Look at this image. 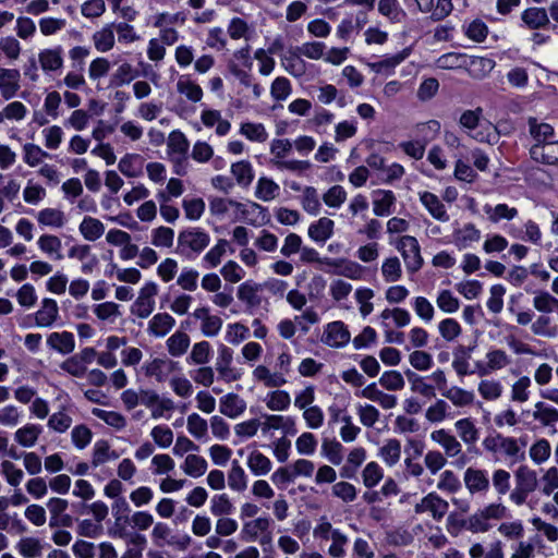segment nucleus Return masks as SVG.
I'll return each mask as SVG.
<instances>
[{
	"label": "nucleus",
	"instance_id": "51",
	"mask_svg": "<svg viewBox=\"0 0 558 558\" xmlns=\"http://www.w3.org/2000/svg\"><path fill=\"white\" fill-rule=\"evenodd\" d=\"M549 456H550V445H549L548 440H546V439L537 440L530 448V457L537 464H541L544 461H546L549 458Z\"/></svg>",
	"mask_w": 558,
	"mask_h": 558
},
{
	"label": "nucleus",
	"instance_id": "52",
	"mask_svg": "<svg viewBox=\"0 0 558 558\" xmlns=\"http://www.w3.org/2000/svg\"><path fill=\"white\" fill-rule=\"evenodd\" d=\"M362 476L364 485L372 488L383 478V471L376 462H369L363 470Z\"/></svg>",
	"mask_w": 558,
	"mask_h": 558
},
{
	"label": "nucleus",
	"instance_id": "1",
	"mask_svg": "<svg viewBox=\"0 0 558 558\" xmlns=\"http://www.w3.org/2000/svg\"><path fill=\"white\" fill-rule=\"evenodd\" d=\"M515 488L510 494V499L515 505H523L527 496L537 488V475L534 470L521 465L514 472Z\"/></svg>",
	"mask_w": 558,
	"mask_h": 558
},
{
	"label": "nucleus",
	"instance_id": "60",
	"mask_svg": "<svg viewBox=\"0 0 558 558\" xmlns=\"http://www.w3.org/2000/svg\"><path fill=\"white\" fill-rule=\"evenodd\" d=\"M558 304V299L548 292H539L533 300L534 307L542 313L553 312V306Z\"/></svg>",
	"mask_w": 558,
	"mask_h": 558
},
{
	"label": "nucleus",
	"instance_id": "21",
	"mask_svg": "<svg viewBox=\"0 0 558 558\" xmlns=\"http://www.w3.org/2000/svg\"><path fill=\"white\" fill-rule=\"evenodd\" d=\"M530 134L538 143H546L554 136V128L548 123H538L537 119L530 117L527 120Z\"/></svg>",
	"mask_w": 558,
	"mask_h": 558
},
{
	"label": "nucleus",
	"instance_id": "56",
	"mask_svg": "<svg viewBox=\"0 0 558 558\" xmlns=\"http://www.w3.org/2000/svg\"><path fill=\"white\" fill-rule=\"evenodd\" d=\"M38 245L41 251L48 254L57 253V259H61L62 255L59 253L61 248V241L56 235L44 234L38 240Z\"/></svg>",
	"mask_w": 558,
	"mask_h": 558
},
{
	"label": "nucleus",
	"instance_id": "30",
	"mask_svg": "<svg viewBox=\"0 0 558 558\" xmlns=\"http://www.w3.org/2000/svg\"><path fill=\"white\" fill-rule=\"evenodd\" d=\"M228 484L231 489L243 492L246 488V475L236 460L232 461V468L228 475Z\"/></svg>",
	"mask_w": 558,
	"mask_h": 558
},
{
	"label": "nucleus",
	"instance_id": "16",
	"mask_svg": "<svg viewBox=\"0 0 558 558\" xmlns=\"http://www.w3.org/2000/svg\"><path fill=\"white\" fill-rule=\"evenodd\" d=\"M333 232V221L323 217L308 228V235L316 242H326Z\"/></svg>",
	"mask_w": 558,
	"mask_h": 558
},
{
	"label": "nucleus",
	"instance_id": "27",
	"mask_svg": "<svg viewBox=\"0 0 558 558\" xmlns=\"http://www.w3.org/2000/svg\"><path fill=\"white\" fill-rule=\"evenodd\" d=\"M484 210L489 216L492 222H498L500 219L511 220L518 215L517 208L509 207L506 204H498L495 208L486 205Z\"/></svg>",
	"mask_w": 558,
	"mask_h": 558
},
{
	"label": "nucleus",
	"instance_id": "34",
	"mask_svg": "<svg viewBox=\"0 0 558 558\" xmlns=\"http://www.w3.org/2000/svg\"><path fill=\"white\" fill-rule=\"evenodd\" d=\"M39 62L44 71H56L62 66V58L57 49H46L39 53Z\"/></svg>",
	"mask_w": 558,
	"mask_h": 558
},
{
	"label": "nucleus",
	"instance_id": "17",
	"mask_svg": "<svg viewBox=\"0 0 558 558\" xmlns=\"http://www.w3.org/2000/svg\"><path fill=\"white\" fill-rule=\"evenodd\" d=\"M454 243L460 248H465L471 242H477L481 232L473 223H466L462 229H457L453 233Z\"/></svg>",
	"mask_w": 558,
	"mask_h": 558
},
{
	"label": "nucleus",
	"instance_id": "62",
	"mask_svg": "<svg viewBox=\"0 0 558 558\" xmlns=\"http://www.w3.org/2000/svg\"><path fill=\"white\" fill-rule=\"evenodd\" d=\"M24 160L31 167L37 166L38 163H40L43 157L49 156L39 146L32 143H27L24 145Z\"/></svg>",
	"mask_w": 558,
	"mask_h": 558
},
{
	"label": "nucleus",
	"instance_id": "43",
	"mask_svg": "<svg viewBox=\"0 0 558 558\" xmlns=\"http://www.w3.org/2000/svg\"><path fill=\"white\" fill-rule=\"evenodd\" d=\"M137 76V73L134 71L133 66L130 63L121 64L116 73L111 77V85L122 86L124 84H129Z\"/></svg>",
	"mask_w": 558,
	"mask_h": 558
},
{
	"label": "nucleus",
	"instance_id": "50",
	"mask_svg": "<svg viewBox=\"0 0 558 558\" xmlns=\"http://www.w3.org/2000/svg\"><path fill=\"white\" fill-rule=\"evenodd\" d=\"M291 399L287 391L276 390L269 393L267 407L272 411H282L290 405Z\"/></svg>",
	"mask_w": 558,
	"mask_h": 558
},
{
	"label": "nucleus",
	"instance_id": "14",
	"mask_svg": "<svg viewBox=\"0 0 558 558\" xmlns=\"http://www.w3.org/2000/svg\"><path fill=\"white\" fill-rule=\"evenodd\" d=\"M396 197L391 191L377 190L374 192V214L376 216H387L391 213Z\"/></svg>",
	"mask_w": 558,
	"mask_h": 558
},
{
	"label": "nucleus",
	"instance_id": "19",
	"mask_svg": "<svg viewBox=\"0 0 558 558\" xmlns=\"http://www.w3.org/2000/svg\"><path fill=\"white\" fill-rule=\"evenodd\" d=\"M80 231L87 241H96L105 231L102 222L93 217H85L80 225Z\"/></svg>",
	"mask_w": 558,
	"mask_h": 558
},
{
	"label": "nucleus",
	"instance_id": "55",
	"mask_svg": "<svg viewBox=\"0 0 558 558\" xmlns=\"http://www.w3.org/2000/svg\"><path fill=\"white\" fill-rule=\"evenodd\" d=\"M208 429L207 422L202 418L197 413H193L187 417V430L196 438H202L206 435Z\"/></svg>",
	"mask_w": 558,
	"mask_h": 558
},
{
	"label": "nucleus",
	"instance_id": "7",
	"mask_svg": "<svg viewBox=\"0 0 558 558\" xmlns=\"http://www.w3.org/2000/svg\"><path fill=\"white\" fill-rule=\"evenodd\" d=\"M464 483L470 493L486 492L489 487V480L485 471L469 468L464 473Z\"/></svg>",
	"mask_w": 558,
	"mask_h": 558
},
{
	"label": "nucleus",
	"instance_id": "57",
	"mask_svg": "<svg viewBox=\"0 0 558 558\" xmlns=\"http://www.w3.org/2000/svg\"><path fill=\"white\" fill-rule=\"evenodd\" d=\"M174 232L171 228L159 227L154 230L151 243L155 246L171 247L173 244Z\"/></svg>",
	"mask_w": 558,
	"mask_h": 558
},
{
	"label": "nucleus",
	"instance_id": "61",
	"mask_svg": "<svg viewBox=\"0 0 558 558\" xmlns=\"http://www.w3.org/2000/svg\"><path fill=\"white\" fill-rule=\"evenodd\" d=\"M429 511L435 520L439 521L448 511L449 504L438 495L429 494Z\"/></svg>",
	"mask_w": 558,
	"mask_h": 558
},
{
	"label": "nucleus",
	"instance_id": "54",
	"mask_svg": "<svg viewBox=\"0 0 558 558\" xmlns=\"http://www.w3.org/2000/svg\"><path fill=\"white\" fill-rule=\"evenodd\" d=\"M182 205L190 220L199 219L205 210V202L202 198L184 199Z\"/></svg>",
	"mask_w": 558,
	"mask_h": 558
},
{
	"label": "nucleus",
	"instance_id": "32",
	"mask_svg": "<svg viewBox=\"0 0 558 558\" xmlns=\"http://www.w3.org/2000/svg\"><path fill=\"white\" fill-rule=\"evenodd\" d=\"M380 457L388 465H395L401 456V444L398 439H389L385 446L380 448Z\"/></svg>",
	"mask_w": 558,
	"mask_h": 558
},
{
	"label": "nucleus",
	"instance_id": "25",
	"mask_svg": "<svg viewBox=\"0 0 558 558\" xmlns=\"http://www.w3.org/2000/svg\"><path fill=\"white\" fill-rule=\"evenodd\" d=\"M231 172L235 177L238 184L243 186H248L254 178L252 166L245 160L232 163Z\"/></svg>",
	"mask_w": 558,
	"mask_h": 558
},
{
	"label": "nucleus",
	"instance_id": "23",
	"mask_svg": "<svg viewBox=\"0 0 558 558\" xmlns=\"http://www.w3.org/2000/svg\"><path fill=\"white\" fill-rule=\"evenodd\" d=\"M408 380L411 383L412 391L418 392L424 397L434 398L436 396L435 389L432 385L424 383L423 378L411 369L404 372Z\"/></svg>",
	"mask_w": 558,
	"mask_h": 558
},
{
	"label": "nucleus",
	"instance_id": "58",
	"mask_svg": "<svg viewBox=\"0 0 558 558\" xmlns=\"http://www.w3.org/2000/svg\"><path fill=\"white\" fill-rule=\"evenodd\" d=\"M211 512L215 515H227L230 514L233 510V505L226 494L215 496L211 499Z\"/></svg>",
	"mask_w": 558,
	"mask_h": 558
},
{
	"label": "nucleus",
	"instance_id": "38",
	"mask_svg": "<svg viewBox=\"0 0 558 558\" xmlns=\"http://www.w3.org/2000/svg\"><path fill=\"white\" fill-rule=\"evenodd\" d=\"M95 47L98 51L106 52L114 45V35L111 26L104 27L93 36Z\"/></svg>",
	"mask_w": 558,
	"mask_h": 558
},
{
	"label": "nucleus",
	"instance_id": "48",
	"mask_svg": "<svg viewBox=\"0 0 558 558\" xmlns=\"http://www.w3.org/2000/svg\"><path fill=\"white\" fill-rule=\"evenodd\" d=\"M456 428L464 442L473 444L476 441L477 429L469 418L459 420L456 423Z\"/></svg>",
	"mask_w": 558,
	"mask_h": 558
},
{
	"label": "nucleus",
	"instance_id": "53",
	"mask_svg": "<svg viewBox=\"0 0 558 558\" xmlns=\"http://www.w3.org/2000/svg\"><path fill=\"white\" fill-rule=\"evenodd\" d=\"M436 302L437 306L445 313H454L460 306L459 300L449 290H442Z\"/></svg>",
	"mask_w": 558,
	"mask_h": 558
},
{
	"label": "nucleus",
	"instance_id": "44",
	"mask_svg": "<svg viewBox=\"0 0 558 558\" xmlns=\"http://www.w3.org/2000/svg\"><path fill=\"white\" fill-rule=\"evenodd\" d=\"M323 453L328 458V460L335 464L339 465L342 461V445L337 440L325 439L323 442Z\"/></svg>",
	"mask_w": 558,
	"mask_h": 558
},
{
	"label": "nucleus",
	"instance_id": "46",
	"mask_svg": "<svg viewBox=\"0 0 558 558\" xmlns=\"http://www.w3.org/2000/svg\"><path fill=\"white\" fill-rule=\"evenodd\" d=\"M168 147L171 151L185 156L189 149V141L182 132L172 131L168 138Z\"/></svg>",
	"mask_w": 558,
	"mask_h": 558
},
{
	"label": "nucleus",
	"instance_id": "64",
	"mask_svg": "<svg viewBox=\"0 0 558 558\" xmlns=\"http://www.w3.org/2000/svg\"><path fill=\"white\" fill-rule=\"evenodd\" d=\"M439 332L448 341L453 340L461 333L459 323L452 318H446L439 324Z\"/></svg>",
	"mask_w": 558,
	"mask_h": 558
},
{
	"label": "nucleus",
	"instance_id": "28",
	"mask_svg": "<svg viewBox=\"0 0 558 558\" xmlns=\"http://www.w3.org/2000/svg\"><path fill=\"white\" fill-rule=\"evenodd\" d=\"M247 464L250 470L257 476L267 474L271 469L270 460L258 451H253L250 454Z\"/></svg>",
	"mask_w": 558,
	"mask_h": 558
},
{
	"label": "nucleus",
	"instance_id": "59",
	"mask_svg": "<svg viewBox=\"0 0 558 558\" xmlns=\"http://www.w3.org/2000/svg\"><path fill=\"white\" fill-rule=\"evenodd\" d=\"M142 157L137 154H126L118 165L119 170L128 178L137 177L138 170L134 167L135 161H141Z\"/></svg>",
	"mask_w": 558,
	"mask_h": 558
},
{
	"label": "nucleus",
	"instance_id": "42",
	"mask_svg": "<svg viewBox=\"0 0 558 558\" xmlns=\"http://www.w3.org/2000/svg\"><path fill=\"white\" fill-rule=\"evenodd\" d=\"M17 547L20 553L26 558H36L41 555L43 546L39 539L34 537L22 538Z\"/></svg>",
	"mask_w": 558,
	"mask_h": 558
},
{
	"label": "nucleus",
	"instance_id": "41",
	"mask_svg": "<svg viewBox=\"0 0 558 558\" xmlns=\"http://www.w3.org/2000/svg\"><path fill=\"white\" fill-rule=\"evenodd\" d=\"M302 206L311 215H317L320 209L317 191L313 186H306L303 191Z\"/></svg>",
	"mask_w": 558,
	"mask_h": 558
},
{
	"label": "nucleus",
	"instance_id": "35",
	"mask_svg": "<svg viewBox=\"0 0 558 558\" xmlns=\"http://www.w3.org/2000/svg\"><path fill=\"white\" fill-rule=\"evenodd\" d=\"M470 72L476 77H483L487 75L495 66V61L484 57H471Z\"/></svg>",
	"mask_w": 558,
	"mask_h": 558
},
{
	"label": "nucleus",
	"instance_id": "31",
	"mask_svg": "<svg viewBox=\"0 0 558 558\" xmlns=\"http://www.w3.org/2000/svg\"><path fill=\"white\" fill-rule=\"evenodd\" d=\"M92 413L102 420L106 424L117 428V429H122L125 427L126 425V420L125 417L118 413V412H114V411H106V410H102V409H98V408H94L92 410Z\"/></svg>",
	"mask_w": 558,
	"mask_h": 558
},
{
	"label": "nucleus",
	"instance_id": "37",
	"mask_svg": "<svg viewBox=\"0 0 558 558\" xmlns=\"http://www.w3.org/2000/svg\"><path fill=\"white\" fill-rule=\"evenodd\" d=\"M442 396L448 398L454 405L464 407L473 402V393L462 388L452 387L442 391Z\"/></svg>",
	"mask_w": 558,
	"mask_h": 558
},
{
	"label": "nucleus",
	"instance_id": "47",
	"mask_svg": "<svg viewBox=\"0 0 558 558\" xmlns=\"http://www.w3.org/2000/svg\"><path fill=\"white\" fill-rule=\"evenodd\" d=\"M379 384L387 390H400L404 387V379L397 371H387L380 378Z\"/></svg>",
	"mask_w": 558,
	"mask_h": 558
},
{
	"label": "nucleus",
	"instance_id": "2",
	"mask_svg": "<svg viewBox=\"0 0 558 558\" xmlns=\"http://www.w3.org/2000/svg\"><path fill=\"white\" fill-rule=\"evenodd\" d=\"M397 248L401 252L407 269L410 272L414 274L422 267L423 258L418 242L414 236L403 235L399 240Z\"/></svg>",
	"mask_w": 558,
	"mask_h": 558
},
{
	"label": "nucleus",
	"instance_id": "22",
	"mask_svg": "<svg viewBox=\"0 0 558 558\" xmlns=\"http://www.w3.org/2000/svg\"><path fill=\"white\" fill-rule=\"evenodd\" d=\"M284 69L293 76L300 77L305 74V62L300 58V53L294 49H290L283 58Z\"/></svg>",
	"mask_w": 558,
	"mask_h": 558
},
{
	"label": "nucleus",
	"instance_id": "36",
	"mask_svg": "<svg viewBox=\"0 0 558 558\" xmlns=\"http://www.w3.org/2000/svg\"><path fill=\"white\" fill-rule=\"evenodd\" d=\"M279 191V185L268 178H260L256 186V196L265 202L271 201L276 197Z\"/></svg>",
	"mask_w": 558,
	"mask_h": 558
},
{
	"label": "nucleus",
	"instance_id": "18",
	"mask_svg": "<svg viewBox=\"0 0 558 558\" xmlns=\"http://www.w3.org/2000/svg\"><path fill=\"white\" fill-rule=\"evenodd\" d=\"M432 439L438 444H440L446 453L450 457L457 456L461 451L460 442L453 437L449 435L445 429L435 430L430 435Z\"/></svg>",
	"mask_w": 558,
	"mask_h": 558
},
{
	"label": "nucleus",
	"instance_id": "10",
	"mask_svg": "<svg viewBox=\"0 0 558 558\" xmlns=\"http://www.w3.org/2000/svg\"><path fill=\"white\" fill-rule=\"evenodd\" d=\"M58 304L52 299H44L41 308L35 314V322L38 327H49L58 318Z\"/></svg>",
	"mask_w": 558,
	"mask_h": 558
},
{
	"label": "nucleus",
	"instance_id": "6",
	"mask_svg": "<svg viewBox=\"0 0 558 558\" xmlns=\"http://www.w3.org/2000/svg\"><path fill=\"white\" fill-rule=\"evenodd\" d=\"M21 74L16 69H0V92L4 99H11L20 88Z\"/></svg>",
	"mask_w": 558,
	"mask_h": 558
},
{
	"label": "nucleus",
	"instance_id": "24",
	"mask_svg": "<svg viewBox=\"0 0 558 558\" xmlns=\"http://www.w3.org/2000/svg\"><path fill=\"white\" fill-rule=\"evenodd\" d=\"M168 351L172 356L184 354L190 345V337L185 332H175L167 340Z\"/></svg>",
	"mask_w": 558,
	"mask_h": 558
},
{
	"label": "nucleus",
	"instance_id": "45",
	"mask_svg": "<svg viewBox=\"0 0 558 558\" xmlns=\"http://www.w3.org/2000/svg\"><path fill=\"white\" fill-rule=\"evenodd\" d=\"M347 198V193L341 185L331 186L324 195L323 201L329 207H340Z\"/></svg>",
	"mask_w": 558,
	"mask_h": 558
},
{
	"label": "nucleus",
	"instance_id": "3",
	"mask_svg": "<svg viewBox=\"0 0 558 558\" xmlns=\"http://www.w3.org/2000/svg\"><path fill=\"white\" fill-rule=\"evenodd\" d=\"M158 288L155 282H147L140 291V295L131 307L132 314L146 318L154 311V296L157 294Z\"/></svg>",
	"mask_w": 558,
	"mask_h": 558
},
{
	"label": "nucleus",
	"instance_id": "63",
	"mask_svg": "<svg viewBox=\"0 0 558 558\" xmlns=\"http://www.w3.org/2000/svg\"><path fill=\"white\" fill-rule=\"evenodd\" d=\"M271 96L276 100H284L291 93V85L288 78L277 77L271 84Z\"/></svg>",
	"mask_w": 558,
	"mask_h": 558
},
{
	"label": "nucleus",
	"instance_id": "13",
	"mask_svg": "<svg viewBox=\"0 0 558 558\" xmlns=\"http://www.w3.org/2000/svg\"><path fill=\"white\" fill-rule=\"evenodd\" d=\"M174 318L168 313L156 314L149 322L148 331L156 337L166 336L174 326Z\"/></svg>",
	"mask_w": 558,
	"mask_h": 558
},
{
	"label": "nucleus",
	"instance_id": "26",
	"mask_svg": "<svg viewBox=\"0 0 558 558\" xmlns=\"http://www.w3.org/2000/svg\"><path fill=\"white\" fill-rule=\"evenodd\" d=\"M41 427L37 425H26L15 433V440L23 447H32L37 441Z\"/></svg>",
	"mask_w": 558,
	"mask_h": 558
},
{
	"label": "nucleus",
	"instance_id": "33",
	"mask_svg": "<svg viewBox=\"0 0 558 558\" xmlns=\"http://www.w3.org/2000/svg\"><path fill=\"white\" fill-rule=\"evenodd\" d=\"M183 470L187 475L198 477L206 472L207 462L203 457L189 454L185 458Z\"/></svg>",
	"mask_w": 558,
	"mask_h": 558
},
{
	"label": "nucleus",
	"instance_id": "15",
	"mask_svg": "<svg viewBox=\"0 0 558 558\" xmlns=\"http://www.w3.org/2000/svg\"><path fill=\"white\" fill-rule=\"evenodd\" d=\"M47 343L62 354H68L74 350V336L68 331L52 332L48 337Z\"/></svg>",
	"mask_w": 558,
	"mask_h": 558
},
{
	"label": "nucleus",
	"instance_id": "12",
	"mask_svg": "<svg viewBox=\"0 0 558 558\" xmlns=\"http://www.w3.org/2000/svg\"><path fill=\"white\" fill-rule=\"evenodd\" d=\"M521 19L531 29H538L549 24L547 12L543 8H529L522 13Z\"/></svg>",
	"mask_w": 558,
	"mask_h": 558
},
{
	"label": "nucleus",
	"instance_id": "9",
	"mask_svg": "<svg viewBox=\"0 0 558 558\" xmlns=\"http://www.w3.org/2000/svg\"><path fill=\"white\" fill-rule=\"evenodd\" d=\"M260 289V284L248 280L239 286L236 295L248 308H254L262 303V298L258 294Z\"/></svg>",
	"mask_w": 558,
	"mask_h": 558
},
{
	"label": "nucleus",
	"instance_id": "39",
	"mask_svg": "<svg viewBox=\"0 0 558 558\" xmlns=\"http://www.w3.org/2000/svg\"><path fill=\"white\" fill-rule=\"evenodd\" d=\"M381 272L387 282H396L401 278L402 269L398 257L387 258L383 266Z\"/></svg>",
	"mask_w": 558,
	"mask_h": 558
},
{
	"label": "nucleus",
	"instance_id": "49",
	"mask_svg": "<svg viewBox=\"0 0 558 558\" xmlns=\"http://www.w3.org/2000/svg\"><path fill=\"white\" fill-rule=\"evenodd\" d=\"M241 133L251 141L265 142L268 137L267 132L260 123H243L241 125Z\"/></svg>",
	"mask_w": 558,
	"mask_h": 558
},
{
	"label": "nucleus",
	"instance_id": "8",
	"mask_svg": "<svg viewBox=\"0 0 558 558\" xmlns=\"http://www.w3.org/2000/svg\"><path fill=\"white\" fill-rule=\"evenodd\" d=\"M245 409V401L235 393H228L220 399L219 411L230 418L238 417Z\"/></svg>",
	"mask_w": 558,
	"mask_h": 558
},
{
	"label": "nucleus",
	"instance_id": "5",
	"mask_svg": "<svg viewBox=\"0 0 558 558\" xmlns=\"http://www.w3.org/2000/svg\"><path fill=\"white\" fill-rule=\"evenodd\" d=\"M351 338L350 331L347 326L340 322L329 323L323 335V342L332 348H341L349 343Z\"/></svg>",
	"mask_w": 558,
	"mask_h": 558
},
{
	"label": "nucleus",
	"instance_id": "11",
	"mask_svg": "<svg viewBox=\"0 0 558 558\" xmlns=\"http://www.w3.org/2000/svg\"><path fill=\"white\" fill-rule=\"evenodd\" d=\"M421 202L426 207L428 213L439 221H448L449 215L446 211L444 204L439 201V198L430 193L424 192L421 194Z\"/></svg>",
	"mask_w": 558,
	"mask_h": 558
},
{
	"label": "nucleus",
	"instance_id": "40",
	"mask_svg": "<svg viewBox=\"0 0 558 558\" xmlns=\"http://www.w3.org/2000/svg\"><path fill=\"white\" fill-rule=\"evenodd\" d=\"M38 222L45 226L60 228L64 223V215L59 209L46 208L39 211Z\"/></svg>",
	"mask_w": 558,
	"mask_h": 558
},
{
	"label": "nucleus",
	"instance_id": "20",
	"mask_svg": "<svg viewBox=\"0 0 558 558\" xmlns=\"http://www.w3.org/2000/svg\"><path fill=\"white\" fill-rule=\"evenodd\" d=\"M269 525L270 520L268 518H258L246 522L241 531V537L246 542L255 541L258 536V532L267 531Z\"/></svg>",
	"mask_w": 558,
	"mask_h": 558
},
{
	"label": "nucleus",
	"instance_id": "4",
	"mask_svg": "<svg viewBox=\"0 0 558 558\" xmlns=\"http://www.w3.org/2000/svg\"><path fill=\"white\" fill-rule=\"evenodd\" d=\"M209 235L199 228H189L179 233L178 250L189 247L195 253H201L208 244Z\"/></svg>",
	"mask_w": 558,
	"mask_h": 558
},
{
	"label": "nucleus",
	"instance_id": "29",
	"mask_svg": "<svg viewBox=\"0 0 558 558\" xmlns=\"http://www.w3.org/2000/svg\"><path fill=\"white\" fill-rule=\"evenodd\" d=\"M177 89L180 94H184L191 101L197 102L203 97V90L199 85L181 76L177 83Z\"/></svg>",
	"mask_w": 558,
	"mask_h": 558
}]
</instances>
